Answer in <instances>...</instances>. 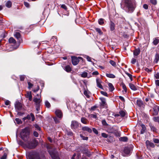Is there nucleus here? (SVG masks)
<instances>
[{"mask_svg":"<svg viewBox=\"0 0 159 159\" xmlns=\"http://www.w3.org/2000/svg\"><path fill=\"white\" fill-rule=\"evenodd\" d=\"M81 122L84 124H87L89 121L87 119L84 117H82L81 119Z\"/></svg>","mask_w":159,"mask_h":159,"instance_id":"nucleus-17","label":"nucleus"},{"mask_svg":"<svg viewBox=\"0 0 159 159\" xmlns=\"http://www.w3.org/2000/svg\"><path fill=\"white\" fill-rule=\"evenodd\" d=\"M25 79V75H21L20 76V80L21 81H24Z\"/></svg>","mask_w":159,"mask_h":159,"instance_id":"nucleus-51","label":"nucleus"},{"mask_svg":"<svg viewBox=\"0 0 159 159\" xmlns=\"http://www.w3.org/2000/svg\"><path fill=\"white\" fill-rule=\"evenodd\" d=\"M34 127L35 128H36L37 130H40L41 129H40V127L39 126V125H37V124H35L34 125Z\"/></svg>","mask_w":159,"mask_h":159,"instance_id":"nucleus-47","label":"nucleus"},{"mask_svg":"<svg viewBox=\"0 0 159 159\" xmlns=\"http://www.w3.org/2000/svg\"><path fill=\"white\" fill-rule=\"evenodd\" d=\"M65 70L67 72H70L71 70V68L69 65L66 66L65 68Z\"/></svg>","mask_w":159,"mask_h":159,"instance_id":"nucleus-29","label":"nucleus"},{"mask_svg":"<svg viewBox=\"0 0 159 159\" xmlns=\"http://www.w3.org/2000/svg\"><path fill=\"white\" fill-rule=\"evenodd\" d=\"M55 114L60 119H61L63 117V113L61 110H56L55 112Z\"/></svg>","mask_w":159,"mask_h":159,"instance_id":"nucleus-7","label":"nucleus"},{"mask_svg":"<svg viewBox=\"0 0 159 159\" xmlns=\"http://www.w3.org/2000/svg\"><path fill=\"white\" fill-rule=\"evenodd\" d=\"M136 60L134 58H132L131 61V63L132 64H134L136 63Z\"/></svg>","mask_w":159,"mask_h":159,"instance_id":"nucleus-49","label":"nucleus"},{"mask_svg":"<svg viewBox=\"0 0 159 159\" xmlns=\"http://www.w3.org/2000/svg\"><path fill=\"white\" fill-rule=\"evenodd\" d=\"M98 22L99 25H102L104 23V19L102 18L99 19L98 20Z\"/></svg>","mask_w":159,"mask_h":159,"instance_id":"nucleus-34","label":"nucleus"},{"mask_svg":"<svg viewBox=\"0 0 159 159\" xmlns=\"http://www.w3.org/2000/svg\"><path fill=\"white\" fill-rule=\"evenodd\" d=\"M28 158L29 159H41L39 153L35 151L29 154Z\"/></svg>","mask_w":159,"mask_h":159,"instance_id":"nucleus-4","label":"nucleus"},{"mask_svg":"<svg viewBox=\"0 0 159 159\" xmlns=\"http://www.w3.org/2000/svg\"><path fill=\"white\" fill-rule=\"evenodd\" d=\"M15 108L17 110H20L22 108V104L19 102H16L15 103Z\"/></svg>","mask_w":159,"mask_h":159,"instance_id":"nucleus-8","label":"nucleus"},{"mask_svg":"<svg viewBox=\"0 0 159 159\" xmlns=\"http://www.w3.org/2000/svg\"><path fill=\"white\" fill-rule=\"evenodd\" d=\"M146 143L147 146H150L152 148H154L155 147L154 144L153 143L151 142L148 140L146 141Z\"/></svg>","mask_w":159,"mask_h":159,"instance_id":"nucleus-22","label":"nucleus"},{"mask_svg":"<svg viewBox=\"0 0 159 159\" xmlns=\"http://www.w3.org/2000/svg\"><path fill=\"white\" fill-rule=\"evenodd\" d=\"M106 76L108 78H114L116 77L115 76L112 74H106Z\"/></svg>","mask_w":159,"mask_h":159,"instance_id":"nucleus-27","label":"nucleus"},{"mask_svg":"<svg viewBox=\"0 0 159 159\" xmlns=\"http://www.w3.org/2000/svg\"><path fill=\"white\" fill-rule=\"evenodd\" d=\"M137 105L139 107H142L143 105V103L141 100H137L136 102Z\"/></svg>","mask_w":159,"mask_h":159,"instance_id":"nucleus-30","label":"nucleus"},{"mask_svg":"<svg viewBox=\"0 0 159 159\" xmlns=\"http://www.w3.org/2000/svg\"><path fill=\"white\" fill-rule=\"evenodd\" d=\"M25 143L24 147L29 149H32L35 148L38 145V142L35 139H30V140L25 141Z\"/></svg>","mask_w":159,"mask_h":159,"instance_id":"nucleus-2","label":"nucleus"},{"mask_svg":"<svg viewBox=\"0 0 159 159\" xmlns=\"http://www.w3.org/2000/svg\"><path fill=\"white\" fill-rule=\"evenodd\" d=\"M30 131L29 128L25 127L22 129L20 133L21 138L24 141L28 140L29 138Z\"/></svg>","mask_w":159,"mask_h":159,"instance_id":"nucleus-3","label":"nucleus"},{"mask_svg":"<svg viewBox=\"0 0 159 159\" xmlns=\"http://www.w3.org/2000/svg\"><path fill=\"white\" fill-rule=\"evenodd\" d=\"M33 101L35 103L36 105H40V103L41 102L40 99L39 98H34Z\"/></svg>","mask_w":159,"mask_h":159,"instance_id":"nucleus-18","label":"nucleus"},{"mask_svg":"<svg viewBox=\"0 0 159 159\" xmlns=\"http://www.w3.org/2000/svg\"><path fill=\"white\" fill-rule=\"evenodd\" d=\"M34 135L35 137H38L39 136V134L36 131H34Z\"/></svg>","mask_w":159,"mask_h":159,"instance_id":"nucleus-58","label":"nucleus"},{"mask_svg":"<svg viewBox=\"0 0 159 159\" xmlns=\"http://www.w3.org/2000/svg\"><path fill=\"white\" fill-rule=\"evenodd\" d=\"M25 97L28 98L30 101H31L32 99V92L31 91L26 92V94L25 95Z\"/></svg>","mask_w":159,"mask_h":159,"instance_id":"nucleus-10","label":"nucleus"},{"mask_svg":"<svg viewBox=\"0 0 159 159\" xmlns=\"http://www.w3.org/2000/svg\"><path fill=\"white\" fill-rule=\"evenodd\" d=\"M93 131L94 133H95L96 134H98V130L95 128H93Z\"/></svg>","mask_w":159,"mask_h":159,"instance_id":"nucleus-53","label":"nucleus"},{"mask_svg":"<svg viewBox=\"0 0 159 159\" xmlns=\"http://www.w3.org/2000/svg\"><path fill=\"white\" fill-rule=\"evenodd\" d=\"M108 85L109 87V90L111 91H112L114 90L115 88L114 86H113V84L111 83H109Z\"/></svg>","mask_w":159,"mask_h":159,"instance_id":"nucleus-24","label":"nucleus"},{"mask_svg":"<svg viewBox=\"0 0 159 159\" xmlns=\"http://www.w3.org/2000/svg\"><path fill=\"white\" fill-rule=\"evenodd\" d=\"M141 126L142 128V129L141 131V134H143L145 132L146 128L145 125H144L142 124Z\"/></svg>","mask_w":159,"mask_h":159,"instance_id":"nucleus-26","label":"nucleus"},{"mask_svg":"<svg viewBox=\"0 0 159 159\" xmlns=\"http://www.w3.org/2000/svg\"><path fill=\"white\" fill-rule=\"evenodd\" d=\"M52 159H60L54 152L48 151Z\"/></svg>","mask_w":159,"mask_h":159,"instance_id":"nucleus-9","label":"nucleus"},{"mask_svg":"<svg viewBox=\"0 0 159 159\" xmlns=\"http://www.w3.org/2000/svg\"><path fill=\"white\" fill-rule=\"evenodd\" d=\"M126 75L129 77L130 80H132V75L129 73H126Z\"/></svg>","mask_w":159,"mask_h":159,"instance_id":"nucleus-57","label":"nucleus"},{"mask_svg":"<svg viewBox=\"0 0 159 159\" xmlns=\"http://www.w3.org/2000/svg\"><path fill=\"white\" fill-rule=\"evenodd\" d=\"M101 105L104 107H107V105L104 99H103L102 100V103L101 104Z\"/></svg>","mask_w":159,"mask_h":159,"instance_id":"nucleus-31","label":"nucleus"},{"mask_svg":"<svg viewBox=\"0 0 159 159\" xmlns=\"http://www.w3.org/2000/svg\"><path fill=\"white\" fill-rule=\"evenodd\" d=\"M10 102L8 100H7L5 101V104L6 105H8L10 104Z\"/></svg>","mask_w":159,"mask_h":159,"instance_id":"nucleus-63","label":"nucleus"},{"mask_svg":"<svg viewBox=\"0 0 159 159\" xmlns=\"http://www.w3.org/2000/svg\"><path fill=\"white\" fill-rule=\"evenodd\" d=\"M9 42L10 43H13L14 44L16 43V40L12 37H11L9 39Z\"/></svg>","mask_w":159,"mask_h":159,"instance_id":"nucleus-28","label":"nucleus"},{"mask_svg":"<svg viewBox=\"0 0 159 159\" xmlns=\"http://www.w3.org/2000/svg\"><path fill=\"white\" fill-rule=\"evenodd\" d=\"M121 7L124 9L126 7L130 12H133L136 7L135 0H123L121 4Z\"/></svg>","mask_w":159,"mask_h":159,"instance_id":"nucleus-1","label":"nucleus"},{"mask_svg":"<svg viewBox=\"0 0 159 159\" xmlns=\"http://www.w3.org/2000/svg\"><path fill=\"white\" fill-rule=\"evenodd\" d=\"M150 2L152 4L155 5L157 3V1L156 0H150Z\"/></svg>","mask_w":159,"mask_h":159,"instance_id":"nucleus-45","label":"nucleus"},{"mask_svg":"<svg viewBox=\"0 0 159 159\" xmlns=\"http://www.w3.org/2000/svg\"><path fill=\"white\" fill-rule=\"evenodd\" d=\"M145 70L148 72H150L151 71H152V69H150L148 68H146L145 69Z\"/></svg>","mask_w":159,"mask_h":159,"instance_id":"nucleus-59","label":"nucleus"},{"mask_svg":"<svg viewBox=\"0 0 159 159\" xmlns=\"http://www.w3.org/2000/svg\"><path fill=\"white\" fill-rule=\"evenodd\" d=\"M159 42V39L157 38H154L153 39V44L155 45H157Z\"/></svg>","mask_w":159,"mask_h":159,"instance_id":"nucleus-25","label":"nucleus"},{"mask_svg":"<svg viewBox=\"0 0 159 159\" xmlns=\"http://www.w3.org/2000/svg\"><path fill=\"white\" fill-rule=\"evenodd\" d=\"M96 80L97 86L101 89H103L102 86L101 84V81L98 79H97Z\"/></svg>","mask_w":159,"mask_h":159,"instance_id":"nucleus-20","label":"nucleus"},{"mask_svg":"<svg viewBox=\"0 0 159 159\" xmlns=\"http://www.w3.org/2000/svg\"><path fill=\"white\" fill-rule=\"evenodd\" d=\"M121 86L122 87V88L124 90L122 91V92H125L126 93L127 92V89L125 85L123 83H122L121 84Z\"/></svg>","mask_w":159,"mask_h":159,"instance_id":"nucleus-21","label":"nucleus"},{"mask_svg":"<svg viewBox=\"0 0 159 159\" xmlns=\"http://www.w3.org/2000/svg\"><path fill=\"white\" fill-rule=\"evenodd\" d=\"M84 94L86 96L87 98H89L90 96L88 92L86 90H85L84 92Z\"/></svg>","mask_w":159,"mask_h":159,"instance_id":"nucleus-41","label":"nucleus"},{"mask_svg":"<svg viewBox=\"0 0 159 159\" xmlns=\"http://www.w3.org/2000/svg\"><path fill=\"white\" fill-rule=\"evenodd\" d=\"M79 124L78 122L75 120H73L71 122V127L72 129H75L78 128Z\"/></svg>","mask_w":159,"mask_h":159,"instance_id":"nucleus-5","label":"nucleus"},{"mask_svg":"<svg viewBox=\"0 0 159 159\" xmlns=\"http://www.w3.org/2000/svg\"><path fill=\"white\" fill-rule=\"evenodd\" d=\"M27 119L30 120L31 119V117L32 118V121H34L35 119V117L34 114L32 113H30V115H28L26 117Z\"/></svg>","mask_w":159,"mask_h":159,"instance_id":"nucleus-16","label":"nucleus"},{"mask_svg":"<svg viewBox=\"0 0 159 159\" xmlns=\"http://www.w3.org/2000/svg\"><path fill=\"white\" fill-rule=\"evenodd\" d=\"M155 77L156 79H159V73H157V74L155 75Z\"/></svg>","mask_w":159,"mask_h":159,"instance_id":"nucleus-62","label":"nucleus"},{"mask_svg":"<svg viewBox=\"0 0 159 159\" xmlns=\"http://www.w3.org/2000/svg\"><path fill=\"white\" fill-rule=\"evenodd\" d=\"M153 141L155 143H159V140L157 139H153Z\"/></svg>","mask_w":159,"mask_h":159,"instance_id":"nucleus-61","label":"nucleus"},{"mask_svg":"<svg viewBox=\"0 0 159 159\" xmlns=\"http://www.w3.org/2000/svg\"><path fill=\"white\" fill-rule=\"evenodd\" d=\"M82 129L84 131H86L89 133L92 132L91 129L88 126H84L82 128Z\"/></svg>","mask_w":159,"mask_h":159,"instance_id":"nucleus-12","label":"nucleus"},{"mask_svg":"<svg viewBox=\"0 0 159 159\" xmlns=\"http://www.w3.org/2000/svg\"><path fill=\"white\" fill-rule=\"evenodd\" d=\"M61 7L65 10H67V7L64 4H62L61 5Z\"/></svg>","mask_w":159,"mask_h":159,"instance_id":"nucleus-55","label":"nucleus"},{"mask_svg":"<svg viewBox=\"0 0 159 159\" xmlns=\"http://www.w3.org/2000/svg\"><path fill=\"white\" fill-rule=\"evenodd\" d=\"M15 120L18 124H21L22 123L21 120L19 118H16L15 119Z\"/></svg>","mask_w":159,"mask_h":159,"instance_id":"nucleus-40","label":"nucleus"},{"mask_svg":"<svg viewBox=\"0 0 159 159\" xmlns=\"http://www.w3.org/2000/svg\"><path fill=\"white\" fill-rule=\"evenodd\" d=\"M45 105L46 107L48 108H49L50 107V104L48 101H45Z\"/></svg>","mask_w":159,"mask_h":159,"instance_id":"nucleus-44","label":"nucleus"},{"mask_svg":"<svg viewBox=\"0 0 159 159\" xmlns=\"http://www.w3.org/2000/svg\"><path fill=\"white\" fill-rule=\"evenodd\" d=\"M11 2L10 1H7L6 4V6L8 8L10 7L11 6Z\"/></svg>","mask_w":159,"mask_h":159,"instance_id":"nucleus-35","label":"nucleus"},{"mask_svg":"<svg viewBox=\"0 0 159 159\" xmlns=\"http://www.w3.org/2000/svg\"><path fill=\"white\" fill-rule=\"evenodd\" d=\"M54 120L56 123H58L60 122V120L61 119H60L58 117H54L53 118Z\"/></svg>","mask_w":159,"mask_h":159,"instance_id":"nucleus-32","label":"nucleus"},{"mask_svg":"<svg viewBox=\"0 0 159 159\" xmlns=\"http://www.w3.org/2000/svg\"><path fill=\"white\" fill-rule=\"evenodd\" d=\"M92 74L93 75H99V73L98 72V71H96L94 72H93L92 73Z\"/></svg>","mask_w":159,"mask_h":159,"instance_id":"nucleus-54","label":"nucleus"},{"mask_svg":"<svg viewBox=\"0 0 159 159\" xmlns=\"http://www.w3.org/2000/svg\"><path fill=\"white\" fill-rule=\"evenodd\" d=\"M24 5L27 7H29V6H30L29 4L27 2H24Z\"/></svg>","mask_w":159,"mask_h":159,"instance_id":"nucleus-56","label":"nucleus"},{"mask_svg":"<svg viewBox=\"0 0 159 159\" xmlns=\"http://www.w3.org/2000/svg\"><path fill=\"white\" fill-rule=\"evenodd\" d=\"M115 24L111 21L110 24V27L111 31H113L115 30Z\"/></svg>","mask_w":159,"mask_h":159,"instance_id":"nucleus-19","label":"nucleus"},{"mask_svg":"<svg viewBox=\"0 0 159 159\" xmlns=\"http://www.w3.org/2000/svg\"><path fill=\"white\" fill-rule=\"evenodd\" d=\"M120 140L122 141L126 142L128 140V139L126 137H122L120 138Z\"/></svg>","mask_w":159,"mask_h":159,"instance_id":"nucleus-39","label":"nucleus"},{"mask_svg":"<svg viewBox=\"0 0 159 159\" xmlns=\"http://www.w3.org/2000/svg\"><path fill=\"white\" fill-rule=\"evenodd\" d=\"M102 123L103 125H107V124L105 120H103L102 121Z\"/></svg>","mask_w":159,"mask_h":159,"instance_id":"nucleus-64","label":"nucleus"},{"mask_svg":"<svg viewBox=\"0 0 159 159\" xmlns=\"http://www.w3.org/2000/svg\"><path fill=\"white\" fill-rule=\"evenodd\" d=\"M102 136L105 138H107L108 137L107 135L105 133H102Z\"/></svg>","mask_w":159,"mask_h":159,"instance_id":"nucleus-52","label":"nucleus"},{"mask_svg":"<svg viewBox=\"0 0 159 159\" xmlns=\"http://www.w3.org/2000/svg\"><path fill=\"white\" fill-rule=\"evenodd\" d=\"M114 133H115V135L116 136L118 137V136H120V133L117 131L116 132H115Z\"/></svg>","mask_w":159,"mask_h":159,"instance_id":"nucleus-60","label":"nucleus"},{"mask_svg":"<svg viewBox=\"0 0 159 159\" xmlns=\"http://www.w3.org/2000/svg\"><path fill=\"white\" fill-rule=\"evenodd\" d=\"M96 30L97 32L99 33L101 35L102 34V32L100 29L97 28L96 29Z\"/></svg>","mask_w":159,"mask_h":159,"instance_id":"nucleus-43","label":"nucleus"},{"mask_svg":"<svg viewBox=\"0 0 159 159\" xmlns=\"http://www.w3.org/2000/svg\"><path fill=\"white\" fill-rule=\"evenodd\" d=\"M140 50L139 48L135 49L133 52L134 57L137 56L140 54Z\"/></svg>","mask_w":159,"mask_h":159,"instance_id":"nucleus-14","label":"nucleus"},{"mask_svg":"<svg viewBox=\"0 0 159 159\" xmlns=\"http://www.w3.org/2000/svg\"><path fill=\"white\" fill-rule=\"evenodd\" d=\"M150 127L151 128V131L153 132H156L157 131V129L155 127L152 125H150Z\"/></svg>","mask_w":159,"mask_h":159,"instance_id":"nucleus-33","label":"nucleus"},{"mask_svg":"<svg viewBox=\"0 0 159 159\" xmlns=\"http://www.w3.org/2000/svg\"><path fill=\"white\" fill-rule=\"evenodd\" d=\"M28 84L29 86L28 88L30 89V88H32L33 85V84L30 82H28Z\"/></svg>","mask_w":159,"mask_h":159,"instance_id":"nucleus-48","label":"nucleus"},{"mask_svg":"<svg viewBox=\"0 0 159 159\" xmlns=\"http://www.w3.org/2000/svg\"><path fill=\"white\" fill-rule=\"evenodd\" d=\"M110 63L113 66H116V63L113 60L110 61Z\"/></svg>","mask_w":159,"mask_h":159,"instance_id":"nucleus-46","label":"nucleus"},{"mask_svg":"<svg viewBox=\"0 0 159 159\" xmlns=\"http://www.w3.org/2000/svg\"><path fill=\"white\" fill-rule=\"evenodd\" d=\"M159 60V54L157 53L154 56V59L153 61V63L155 64H157Z\"/></svg>","mask_w":159,"mask_h":159,"instance_id":"nucleus-11","label":"nucleus"},{"mask_svg":"<svg viewBox=\"0 0 159 159\" xmlns=\"http://www.w3.org/2000/svg\"><path fill=\"white\" fill-rule=\"evenodd\" d=\"M129 86L130 88L132 90L135 91L137 90V88L132 84L130 83L129 84Z\"/></svg>","mask_w":159,"mask_h":159,"instance_id":"nucleus-23","label":"nucleus"},{"mask_svg":"<svg viewBox=\"0 0 159 159\" xmlns=\"http://www.w3.org/2000/svg\"><path fill=\"white\" fill-rule=\"evenodd\" d=\"M153 120L155 122H157L159 124V117L155 116L153 118Z\"/></svg>","mask_w":159,"mask_h":159,"instance_id":"nucleus-36","label":"nucleus"},{"mask_svg":"<svg viewBox=\"0 0 159 159\" xmlns=\"http://www.w3.org/2000/svg\"><path fill=\"white\" fill-rule=\"evenodd\" d=\"M119 113L120 115L122 117H124L125 116V112L124 111H120L119 112Z\"/></svg>","mask_w":159,"mask_h":159,"instance_id":"nucleus-37","label":"nucleus"},{"mask_svg":"<svg viewBox=\"0 0 159 159\" xmlns=\"http://www.w3.org/2000/svg\"><path fill=\"white\" fill-rule=\"evenodd\" d=\"M80 57H71L72 63L73 65H76L79 62V58H81Z\"/></svg>","mask_w":159,"mask_h":159,"instance_id":"nucleus-6","label":"nucleus"},{"mask_svg":"<svg viewBox=\"0 0 159 159\" xmlns=\"http://www.w3.org/2000/svg\"><path fill=\"white\" fill-rule=\"evenodd\" d=\"M131 148L129 147H126L124 149V152L126 154H129L131 152Z\"/></svg>","mask_w":159,"mask_h":159,"instance_id":"nucleus-13","label":"nucleus"},{"mask_svg":"<svg viewBox=\"0 0 159 159\" xmlns=\"http://www.w3.org/2000/svg\"><path fill=\"white\" fill-rule=\"evenodd\" d=\"M80 136L82 138L83 140H88V138L87 137H85L83 136L82 134H80Z\"/></svg>","mask_w":159,"mask_h":159,"instance_id":"nucleus-42","label":"nucleus"},{"mask_svg":"<svg viewBox=\"0 0 159 159\" xmlns=\"http://www.w3.org/2000/svg\"><path fill=\"white\" fill-rule=\"evenodd\" d=\"M14 36L19 40V43H20L21 40L20 39V33L18 32H15L14 34Z\"/></svg>","mask_w":159,"mask_h":159,"instance_id":"nucleus-15","label":"nucleus"},{"mask_svg":"<svg viewBox=\"0 0 159 159\" xmlns=\"http://www.w3.org/2000/svg\"><path fill=\"white\" fill-rule=\"evenodd\" d=\"M88 73L86 72H84L81 74V76L83 78H86L87 77Z\"/></svg>","mask_w":159,"mask_h":159,"instance_id":"nucleus-38","label":"nucleus"},{"mask_svg":"<svg viewBox=\"0 0 159 159\" xmlns=\"http://www.w3.org/2000/svg\"><path fill=\"white\" fill-rule=\"evenodd\" d=\"M101 93L104 96L107 97V93L103 91H101Z\"/></svg>","mask_w":159,"mask_h":159,"instance_id":"nucleus-50","label":"nucleus"}]
</instances>
